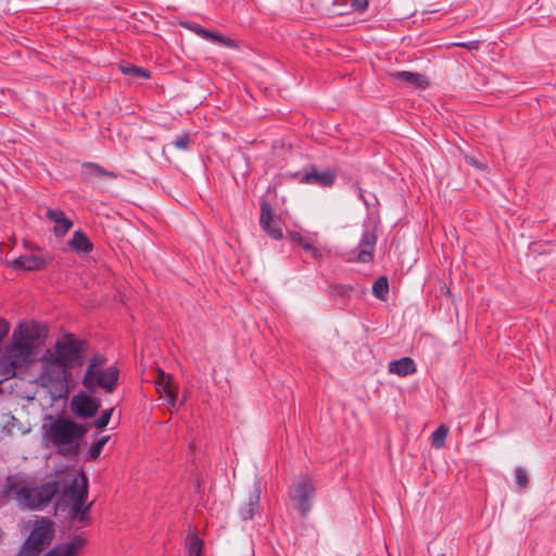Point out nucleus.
<instances>
[{
    "label": "nucleus",
    "instance_id": "f257e3e1",
    "mask_svg": "<svg viewBox=\"0 0 556 556\" xmlns=\"http://www.w3.org/2000/svg\"><path fill=\"white\" fill-rule=\"evenodd\" d=\"M60 485V481L55 479L49 480L40 485H31L15 477H8L1 494L3 496L13 494L22 509L41 510L47 507L58 494Z\"/></svg>",
    "mask_w": 556,
    "mask_h": 556
},
{
    "label": "nucleus",
    "instance_id": "f03ea898",
    "mask_svg": "<svg viewBox=\"0 0 556 556\" xmlns=\"http://www.w3.org/2000/svg\"><path fill=\"white\" fill-rule=\"evenodd\" d=\"M88 428L68 418L59 417L47 429L49 441L56 447V453L65 458H77L81 440Z\"/></svg>",
    "mask_w": 556,
    "mask_h": 556
},
{
    "label": "nucleus",
    "instance_id": "7ed1b4c3",
    "mask_svg": "<svg viewBox=\"0 0 556 556\" xmlns=\"http://www.w3.org/2000/svg\"><path fill=\"white\" fill-rule=\"evenodd\" d=\"M38 331L34 326L20 324L12 334V344L4 354L5 364L9 369L7 374H15L17 368L29 363L38 340Z\"/></svg>",
    "mask_w": 556,
    "mask_h": 556
},
{
    "label": "nucleus",
    "instance_id": "20e7f679",
    "mask_svg": "<svg viewBox=\"0 0 556 556\" xmlns=\"http://www.w3.org/2000/svg\"><path fill=\"white\" fill-rule=\"evenodd\" d=\"M85 344V341L76 339L73 334H66L62 340L56 341L54 352L51 354L58 362L74 369L83 366L86 362Z\"/></svg>",
    "mask_w": 556,
    "mask_h": 556
},
{
    "label": "nucleus",
    "instance_id": "39448f33",
    "mask_svg": "<svg viewBox=\"0 0 556 556\" xmlns=\"http://www.w3.org/2000/svg\"><path fill=\"white\" fill-rule=\"evenodd\" d=\"M288 495L300 516L305 518L312 510L316 489L312 479L306 475H302L294 480Z\"/></svg>",
    "mask_w": 556,
    "mask_h": 556
},
{
    "label": "nucleus",
    "instance_id": "423d86ee",
    "mask_svg": "<svg viewBox=\"0 0 556 556\" xmlns=\"http://www.w3.org/2000/svg\"><path fill=\"white\" fill-rule=\"evenodd\" d=\"M118 378L119 369L116 366H110L92 371L89 380L87 379V372H85L81 383L90 393H93L98 388H102L106 393H113L116 389Z\"/></svg>",
    "mask_w": 556,
    "mask_h": 556
},
{
    "label": "nucleus",
    "instance_id": "0eeeda50",
    "mask_svg": "<svg viewBox=\"0 0 556 556\" xmlns=\"http://www.w3.org/2000/svg\"><path fill=\"white\" fill-rule=\"evenodd\" d=\"M68 370L70 368L67 366L58 362V359L50 354L48 357H45L42 362L41 374L39 377L41 384L51 386L67 382L71 377Z\"/></svg>",
    "mask_w": 556,
    "mask_h": 556
},
{
    "label": "nucleus",
    "instance_id": "6e6552de",
    "mask_svg": "<svg viewBox=\"0 0 556 556\" xmlns=\"http://www.w3.org/2000/svg\"><path fill=\"white\" fill-rule=\"evenodd\" d=\"M337 176L338 174L334 169L318 170L314 166L304 174H293V177L301 184L315 185L323 188L331 187L334 184Z\"/></svg>",
    "mask_w": 556,
    "mask_h": 556
},
{
    "label": "nucleus",
    "instance_id": "1a4fd4ad",
    "mask_svg": "<svg viewBox=\"0 0 556 556\" xmlns=\"http://www.w3.org/2000/svg\"><path fill=\"white\" fill-rule=\"evenodd\" d=\"M71 410L80 418H90L97 414L101 407V401L98 397L89 396L84 392H79L71 400Z\"/></svg>",
    "mask_w": 556,
    "mask_h": 556
},
{
    "label": "nucleus",
    "instance_id": "9d476101",
    "mask_svg": "<svg viewBox=\"0 0 556 556\" xmlns=\"http://www.w3.org/2000/svg\"><path fill=\"white\" fill-rule=\"evenodd\" d=\"M54 538L53 521L42 517L35 522V526L28 535V543H35L41 549H46Z\"/></svg>",
    "mask_w": 556,
    "mask_h": 556
},
{
    "label": "nucleus",
    "instance_id": "9b49d317",
    "mask_svg": "<svg viewBox=\"0 0 556 556\" xmlns=\"http://www.w3.org/2000/svg\"><path fill=\"white\" fill-rule=\"evenodd\" d=\"M261 501V482L255 481L250 489L247 500L239 507V516L242 520H251L258 511Z\"/></svg>",
    "mask_w": 556,
    "mask_h": 556
},
{
    "label": "nucleus",
    "instance_id": "f8f14e48",
    "mask_svg": "<svg viewBox=\"0 0 556 556\" xmlns=\"http://www.w3.org/2000/svg\"><path fill=\"white\" fill-rule=\"evenodd\" d=\"M50 263V257L42 254H25L14 258L10 265L14 270H39Z\"/></svg>",
    "mask_w": 556,
    "mask_h": 556
},
{
    "label": "nucleus",
    "instance_id": "ddd939ff",
    "mask_svg": "<svg viewBox=\"0 0 556 556\" xmlns=\"http://www.w3.org/2000/svg\"><path fill=\"white\" fill-rule=\"evenodd\" d=\"M260 225L270 238L275 240L282 238L279 222L274 218L273 210L267 202H263L261 205Z\"/></svg>",
    "mask_w": 556,
    "mask_h": 556
},
{
    "label": "nucleus",
    "instance_id": "4468645a",
    "mask_svg": "<svg viewBox=\"0 0 556 556\" xmlns=\"http://www.w3.org/2000/svg\"><path fill=\"white\" fill-rule=\"evenodd\" d=\"M87 544V540L80 535H76L72 541L55 544L43 556H78Z\"/></svg>",
    "mask_w": 556,
    "mask_h": 556
},
{
    "label": "nucleus",
    "instance_id": "2eb2a0df",
    "mask_svg": "<svg viewBox=\"0 0 556 556\" xmlns=\"http://www.w3.org/2000/svg\"><path fill=\"white\" fill-rule=\"evenodd\" d=\"M157 392L162 397H165L170 408L177 406V392L173 387L172 376L160 371L155 381Z\"/></svg>",
    "mask_w": 556,
    "mask_h": 556
},
{
    "label": "nucleus",
    "instance_id": "dca6fc26",
    "mask_svg": "<svg viewBox=\"0 0 556 556\" xmlns=\"http://www.w3.org/2000/svg\"><path fill=\"white\" fill-rule=\"evenodd\" d=\"M45 215L54 223L53 231L56 237H63L73 227V222L65 216L62 210L46 207Z\"/></svg>",
    "mask_w": 556,
    "mask_h": 556
},
{
    "label": "nucleus",
    "instance_id": "f3484780",
    "mask_svg": "<svg viewBox=\"0 0 556 556\" xmlns=\"http://www.w3.org/2000/svg\"><path fill=\"white\" fill-rule=\"evenodd\" d=\"M377 243V235L374 230H365L359 240V247L356 260L361 263H369L372 261V250Z\"/></svg>",
    "mask_w": 556,
    "mask_h": 556
},
{
    "label": "nucleus",
    "instance_id": "a211bd4d",
    "mask_svg": "<svg viewBox=\"0 0 556 556\" xmlns=\"http://www.w3.org/2000/svg\"><path fill=\"white\" fill-rule=\"evenodd\" d=\"M68 494L71 501H87L88 496V478L80 471V473L74 477L68 485Z\"/></svg>",
    "mask_w": 556,
    "mask_h": 556
},
{
    "label": "nucleus",
    "instance_id": "6ab92c4d",
    "mask_svg": "<svg viewBox=\"0 0 556 556\" xmlns=\"http://www.w3.org/2000/svg\"><path fill=\"white\" fill-rule=\"evenodd\" d=\"M72 251L78 255H87L93 249V244L85 232L77 230L73 233L72 239L68 241Z\"/></svg>",
    "mask_w": 556,
    "mask_h": 556
},
{
    "label": "nucleus",
    "instance_id": "aec40b11",
    "mask_svg": "<svg viewBox=\"0 0 556 556\" xmlns=\"http://www.w3.org/2000/svg\"><path fill=\"white\" fill-rule=\"evenodd\" d=\"M417 367L413 358L402 357L389 363V371L400 377H406L416 372Z\"/></svg>",
    "mask_w": 556,
    "mask_h": 556
},
{
    "label": "nucleus",
    "instance_id": "412c9836",
    "mask_svg": "<svg viewBox=\"0 0 556 556\" xmlns=\"http://www.w3.org/2000/svg\"><path fill=\"white\" fill-rule=\"evenodd\" d=\"M393 77L405 83L408 86H413L416 88L425 89L429 85L427 77L419 73L401 71L394 73Z\"/></svg>",
    "mask_w": 556,
    "mask_h": 556
},
{
    "label": "nucleus",
    "instance_id": "4be33fe9",
    "mask_svg": "<svg viewBox=\"0 0 556 556\" xmlns=\"http://www.w3.org/2000/svg\"><path fill=\"white\" fill-rule=\"evenodd\" d=\"M330 295L332 298L346 299L351 298L354 291H357L359 288L361 292H364L365 288L361 286H352V285H342V283H332L330 285Z\"/></svg>",
    "mask_w": 556,
    "mask_h": 556
},
{
    "label": "nucleus",
    "instance_id": "5701e85b",
    "mask_svg": "<svg viewBox=\"0 0 556 556\" xmlns=\"http://www.w3.org/2000/svg\"><path fill=\"white\" fill-rule=\"evenodd\" d=\"M389 293V281L386 276H380L372 285V294L379 300H386Z\"/></svg>",
    "mask_w": 556,
    "mask_h": 556
},
{
    "label": "nucleus",
    "instance_id": "b1692460",
    "mask_svg": "<svg viewBox=\"0 0 556 556\" xmlns=\"http://www.w3.org/2000/svg\"><path fill=\"white\" fill-rule=\"evenodd\" d=\"M448 434V428L445 425H440L431 434V444L435 448H441L445 444V439Z\"/></svg>",
    "mask_w": 556,
    "mask_h": 556
},
{
    "label": "nucleus",
    "instance_id": "393cba45",
    "mask_svg": "<svg viewBox=\"0 0 556 556\" xmlns=\"http://www.w3.org/2000/svg\"><path fill=\"white\" fill-rule=\"evenodd\" d=\"M119 68L123 74L130 75L136 78L149 79L151 77V73L148 70L136 65H121Z\"/></svg>",
    "mask_w": 556,
    "mask_h": 556
},
{
    "label": "nucleus",
    "instance_id": "a878e982",
    "mask_svg": "<svg viewBox=\"0 0 556 556\" xmlns=\"http://www.w3.org/2000/svg\"><path fill=\"white\" fill-rule=\"evenodd\" d=\"M84 167L88 170L90 175L103 176L112 179L117 178V175L114 172L108 170L97 163L87 162L84 164Z\"/></svg>",
    "mask_w": 556,
    "mask_h": 556
},
{
    "label": "nucleus",
    "instance_id": "bb28decb",
    "mask_svg": "<svg viewBox=\"0 0 556 556\" xmlns=\"http://www.w3.org/2000/svg\"><path fill=\"white\" fill-rule=\"evenodd\" d=\"M106 357L102 354H96L89 359V364L87 366L86 372H87V379L89 380V377L92 375V371L98 369H103L106 365Z\"/></svg>",
    "mask_w": 556,
    "mask_h": 556
},
{
    "label": "nucleus",
    "instance_id": "cd10ccee",
    "mask_svg": "<svg viewBox=\"0 0 556 556\" xmlns=\"http://www.w3.org/2000/svg\"><path fill=\"white\" fill-rule=\"evenodd\" d=\"M110 437L109 435H105V437H102L101 439H99L98 441L93 442L89 450H88V459L89 460H97L104 447V445L108 443Z\"/></svg>",
    "mask_w": 556,
    "mask_h": 556
},
{
    "label": "nucleus",
    "instance_id": "c85d7f7f",
    "mask_svg": "<svg viewBox=\"0 0 556 556\" xmlns=\"http://www.w3.org/2000/svg\"><path fill=\"white\" fill-rule=\"evenodd\" d=\"M353 188L357 192L358 198L363 201L366 207H370L375 205V203H378V199L376 198V195L369 194V197H367L365 190L359 186L358 182H355L353 185Z\"/></svg>",
    "mask_w": 556,
    "mask_h": 556
},
{
    "label": "nucleus",
    "instance_id": "c756f323",
    "mask_svg": "<svg viewBox=\"0 0 556 556\" xmlns=\"http://www.w3.org/2000/svg\"><path fill=\"white\" fill-rule=\"evenodd\" d=\"M42 551L35 543H28V539H26L18 552V556H39Z\"/></svg>",
    "mask_w": 556,
    "mask_h": 556
},
{
    "label": "nucleus",
    "instance_id": "7c9ffc66",
    "mask_svg": "<svg viewBox=\"0 0 556 556\" xmlns=\"http://www.w3.org/2000/svg\"><path fill=\"white\" fill-rule=\"evenodd\" d=\"M202 547H203V542L197 535L189 536V541H188L189 556H201Z\"/></svg>",
    "mask_w": 556,
    "mask_h": 556
},
{
    "label": "nucleus",
    "instance_id": "2f4dec72",
    "mask_svg": "<svg viewBox=\"0 0 556 556\" xmlns=\"http://www.w3.org/2000/svg\"><path fill=\"white\" fill-rule=\"evenodd\" d=\"M206 40H211L215 43L223 45L225 47L229 48H236L237 45L233 39L223 36L219 33H213L211 31V37H205Z\"/></svg>",
    "mask_w": 556,
    "mask_h": 556
},
{
    "label": "nucleus",
    "instance_id": "473e14b6",
    "mask_svg": "<svg viewBox=\"0 0 556 556\" xmlns=\"http://www.w3.org/2000/svg\"><path fill=\"white\" fill-rule=\"evenodd\" d=\"M113 412H114V408H108V409L102 410L99 418L94 421V427L97 429H104L108 426Z\"/></svg>",
    "mask_w": 556,
    "mask_h": 556
},
{
    "label": "nucleus",
    "instance_id": "72a5a7b5",
    "mask_svg": "<svg viewBox=\"0 0 556 556\" xmlns=\"http://www.w3.org/2000/svg\"><path fill=\"white\" fill-rule=\"evenodd\" d=\"M182 25L185 28L190 29L191 31L199 35L203 39H205V37H211V31L203 28L199 24L188 22V23H184Z\"/></svg>",
    "mask_w": 556,
    "mask_h": 556
},
{
    "label": "nucleus",
    "instance_id": "f704fd0d",
    "mask_svg": "<svg viewBox=\"0 0 556 556\" xmlns=\"http://www.w3.org/2000/svg\"><path fill=\"white\" fill-rule=\"evenodd\" d=\"M516 473V483L519 486V489H526L528 485V475L525 469L521 467H517L515 470Z\"/></svg>",
    "mask_w": 556,
    "mask_h": 556
},
{
    "label": "nucleus",
    "instance_id": "c9c22d12",
    "mask_svg": "<svg viewBox=\"0 0 556 556\" xmlns=\"http://www.w3.org/2000/svg\"><path fill=\"white\" fill-rule=\"evenodd\" d=\"M173 144L179 149V150H187L190 146V137L188 134H184L181 136H178L174 141Z\"/></svg>",
    "mask_w": 556,
    "mask_h": 556
},
{
    "label": "nucleus",
    "instance_id": "e433bc0d",
    "mask_svg": "<svg viewBox=\"0 0 556 556\" xmlns=\"http://www.w3.org/2000/svg\"><path fill=\"white\" fill-rule=\"evenodd\" d=\"M303 250L309 253L314 260H320L323 256L320 250L311 244L309 242L303 243Z\"/></svg>",
    "mask_w": 556,
    "mask_h": 556
},
{
    "label": "nucleus",
    "instance_id": "4c0bfd02",
    "mask_svg": "<svg viewBox=\"0 0 556 556\" xmlns=\"http://www.w3.org/2000/svg\"><path fill=\"white\" fill-rule=\"evenodd\" d=\"M86 501H71V511L73 516H77L85 508Z\"/></svg>",
    "mask_w": 556,
    "mask_h": 556
},
{
    "label": "nucleus",
    "instance_id": "58836bf2",
    "mask_svg": "<svg viewBox=\"0 0 556 556\" xmlns=\"http://www.w3.org/2000/svg\"><path fill=\"white\" fill-rule=\"evenodd\" d=\"M351 7L355 11L363 12L368 8V0H351Z\"/></svg>",
    "mask_w": 556,
    "mask_h": 556
},
{
    "label": "nucleus",
    "instance_id": "ea45409f",
    "mask_svg": "<svg viewBox=\"0 0 556 556\" xmlns=\"http://www.w3.org/2000/svg\"><path fill=\"white\" fill-rule=\"evenodd\" d=\"M10 324L7 320L0 318V343L8 336Z\"/></svg>",
    "mask_w": 556,
    "mask_h": 556
},
{
    "label": "nucleus",
    "instance_id": "a19ab883",
    "mask_svg": "<svg viewBox=\"0 0 556 556\" xmlns=\"http://www.w3.org/2000/svg\"><path fill=\"white\" fill-rule=\"evenodd\" d=\"M465 160H466V162H467L469 165H471V166H473V167H476V168H479V169L484 168L483 164H482L480 161H478V160H477L475 156H472V155H465Z\"/></svg>",
    "mask_w": 556,
    "mask_h": 556
},
{
    "label": "nucleus",
    "instance_id": "79ce46f5",
    "mask_svg": "<svg viewBox=\"0 0 556 556\" xmlns=\"http://www.w3.org/2000/svg\"><path fill=\"white\" fill-rule=\"evenodd\" d=\"M289 236L292 241L299 243L302 248H303V243L307 242L299 232L292 231L289 233Z\"/></svg>",
    "mask_w": 556,
    "mask_h": 556
},
{
    "label": "nucleus",
    "instance_id": "37998d69",
    "mask_svg": "<svg viewBox=\"0 0 556 556\" xmlns=\"http://www.w3.org/2000/svg\"><path fill=\"white\" fill-rule=\"evenodd\" d=\"M479 41H469V42H459L455 43L457 47L467 48L469 50L478 49L479 48Z\"/></svg>",
    "mask_w": 556,
    "mask_h": 556
},
{
    "label": "nucleus",
    "instance_id": "c03bdc74",
    "mask_svg": "<svg viewBox=\"0 0 556 556\" xmlns=\"http://www.w3.org/2000/svg\"><path fill=\"white\" fill-rule=\"evenodd\" d=\"M90 506L91 505H88L86 506L78 515L77 517L79 518V521H87L89 519V514H90Z\"/></svg>",
    "mask_w": 556,
    "mask_h": 556
}]
</instances>
